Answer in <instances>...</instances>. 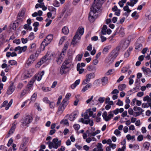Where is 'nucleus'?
Wrapping results in <instances>:
<instances>
[{"mask_svg": "<svg viewBox=\"0 0 151 151\" xmlns=\"http://www.w3.org/2000/svg\"><path fill=\"white\" fill-rule=\"evenodd\" d=\"M105 0H94L93 4L91 8L88 19L90 22H94L98 17L97 12L100 9L101 6Z\"/></svg>", "mask_w": 151, "mask_h": 151, "instance_id": "obj_1", "label": "nucleus"}, {"mask_svg": "<svg viewBox=\"0 0 151 151\" xmlns=\"http://www.w3.org/2000/svg\"><path fill=\"white\" fill-rule=\"evenodd\" d=\"M84 32V28L82 27H79L73 37L71 42L72 44L73 45H75L78 42V41L80 40L81 37L83 34Z\"/></svg>", "mask_w": 151, "mask_h": 151, "instance_id": "obj_2", "label": "nucleus"}, {"mask_svg": "<svg viewBox=\"0 0 151 151\" xmlns=\"http://www.w3.org/2000/svg\"><path fill=\"white\" fill-rule=\"evenodd\" d=\"M48 145V147L50 149L52 148L57 149L61 145V141L59 140L58 138H54L53 139L52 142H47Z\"/></svg>", "mask_w": 151, "mask_h": 151, "instance_id": "obj_3", "label": "nucleus"}, {"mask_svg": "<svg viewBox=\"0 0 151 151\" xmlns=\"http://www.w3.org/2000/svg\"><path fill=\"white\" fill-rule=\"evenodd\" d=\"M51 54H47L37 63L35 66L36 68H39L44 63L46 62L47 60H50L51 58Z\"/></svg>", "mask_w": 151, "mask_h": 151, "instance_id": "obj_4", "label": "nucleus"}, {"mask_svg": "<svg viewBox=\"0 0 151 151\" xmlns=\"http://www.w3.org/2000/svg\"><path fill=\"white\" fill-rule=\"evenodd\" d=\"M65 100H63L61 104L58 107V110L57 112V114L58 115H60L62 114L65 107L67 105V103H65Z\"/></svg>", "mask_w": 151, "mask_h": 151, "instance_id": "obj_5", "label": "nucleus"}, {"mask_svg": "<svg viewBox=\"0 0 151 151\" xmlns=\"http://www.w3.org/2000/svg\"><path fill=\"white\" fill-rule=\"evenodd\" d=\"M70 65L67 64L65 63H63L60 69V73L61 74H66L69 72Z\"/></svg>", "mask_w": 151, "mask_h": 151, "instance_id": "obj_6", "label": "nucleus"}, {"mask_svg": "<svg viewBox=\"0 0 151 151\" xmlns=\"http://www.w3.org/2000/svg\"><path fill=\"white\" fill-rule=\"evenodd\" d=\"M32 120L33 118L31 116H26L23 119L22 122L23 125L24 126L28 127Z\"/></svg>", "mask_w": 151, "mask_h": 151, "instance_id": "obj_7", "label": "nucleus"}, {"mask_svg": "<svg viewBox=\"0 0 151 151\" xmlns=\"http://www.w3.org/2000/svg\"><path fill=\"white\" fill-rule=\"evenodd\" d=\"M95 128L94 127H91L86 131V132L88 133V136L90 137L94 136L96 134L99 133L100 132V130H97L95 131Z\"/></svg>", "mask_w": 151, "mask_h": 151, "instance_id": "obj_8", "label": "nucleus"}, {"mask_svg": "<svg viewBox=\"0 0 151 151\" xmlns=\"http://www.w3.org/2000/svg\"><path fill=\"white\" fill-rule=\"evenodd\" d=\"M53 39V36L51 34L48 35L44 39L42 42L41 45L45 47V46L47 45Z\"/></svg>", "mask_w": 151, "mask_h": 151, "instance_id": "obj_9", "label": "nucleus"}, {"mask_svg": "<svg viewBox=\"0 0 151 151\" xmlns=\"http://www.w3.org/2000/svg\"><path fill=\"white\" fill-rule=\"evenodd\" d=\"M94 77V73H91L87 74L86 76V79L83 80L82 84L83 85L86 84L90 81L91 79L93 78Z\"/></svg>", "mask_w": 151, "mask_h": 151, "instance_id": "obj_10", "label": "nucleus"}, {"mask_svg": "<svg viewBox=\"0 0 151 151\" xmlns=\"http://www.w3.org/2000/svg\"><path fill=\"white\" fill-rule=\"evenodd\" d=\"M118 55L117 52L113 51L111 53V55L108 59V62L109 63H111L116 58Z\"/></svg>", "mask_w": 151, "mask_h": 151, "instance_id": "obj_11", "label": "nucleus"}, {"mask_svg": "<svg viewBox=\"0 0 151 151\" xmlns=\"http://www.w3.org/2000/svg\"><path fill=\"white\" fill-rule=\"evenodd\" d=\"M36 57L35 55H31L30 56L27 62V66H30L36 60Z\"/></svg>", "mask_w": 151, "mask_h": 151, "instance_id": "obj_12", "label": "nucleus"}, {"mask_svg": "<svg viewBox=\"0 0 151 151\" xmlns=\"http://www.w3.org/2000/svg\"><path fill=\"white\" fill-rule=\"evenodd\" d=\"M89 116L88 114H86L84 115V119L83 118H81L79 120V122H81L83 123L88 124L90 122V119H88Z\"/></svg>", "mask_w": 151, "mask_h": 151, "instance_id": "obj_13", "label": "nucleus"}, {"mask_svg": "<svg viewBox=\"0 0 151 151\" xmlns=\"http://www.w3.org/2000/svg\"><path fill=\"white\" fill-rule=\"evenodd\" d=\"M27 47L26 46H24L23 47H21L18 46L16 47L14 50L15 51H18V53L21 54L22 52H25L27 50Z\"/></svg>", "mask_w": 151, "mask_h": 151, "instance_id": "obj_14", "label": "nucleus"}, {"mask_svg": "<svg viewBox=\"0 0 151 151\" xmlns=\"http://www.w3.org/2000/svg\"><path fill=\"white\" fill-rule=\"evenodd\" d=\"M27 24H25L24 26V28L25 29H26L29 30H31L32 28L30 26L31 24L32 23V21L31 19H28L27 21Z\"/></svg>", "mask_w": 151, "mask_h": 151, "instance_id": "obj_15", "label": "nucleus"}, {"mask_svg": "<svg viewBox=\"0 0 151 151\" xmlns=\"http://www.w3.org/2000/svg\"><path fill=\"white\" fill-rule=\"evenodd\" d=\"M65 55V51H62L56 60L57 63L58 64H60L62 63Z\"/></svg>", "mask_w": 151, "mask_h": 151, "instance_id": "obj_16", "label": "nucleus"}, {"mask_svg": "<svg viewBox=\"0 0 151 151\" xmlns=\"http://www.w3.org/2000/svg\"><path fill=\"white\" fill-rule=\"evenodd\" d=\"M15 88V86L13 84H11L8 88L6 93L8 95L11 94L14 91Z\"/></svg>", "mask_w": 151, "mask_h": 151, "instance_id": "obj_17", "label": "nucleus"}, {"mask_svg": "<svg viewBox=\"0 0 151 151\" xmlns=\"http://www.w3.org/2000/svg\"><path fill=\"white\" fill-rule=\"evenodd\" d=\"M102 147L103 145L101 143H98L96 146V147L93 149L92 151H103Z\"/></svg>", "mask_w": 151, "mask_h": 151, "instance_id": "obj_18", "label": "nucleus"}, {"mask_svg": "<svg viewBox=\"0 0 151 151\" xmlns=\"http://www.w3.org/2000/svg\"><path fill=\"white\" fill-rule=\"evenodd\" d=\"M129 2H127L126 4V5L124 7L123 9L124 11H126L127 13H125L124 14L126 17H127L129 15V14L131 12V10L129 9Z\"/></svg>", "mask_w": 151, "mask_h": 151, "instance_id": "obj_19", "label": "nucleus"}, {"mask_svg": "<svg viewBox=\"0 0 151 151\" xmlns=\"http://www.w3.org/2000/svg\"><path fill=\"white\" fill-rule=\"evenodd\" d=\"M44 74V71H42L40 73L37 74L35 76V79L38 81H40L42 78V76Z\"/></svg>", "mask_w": 151, "mask_h": 151, "instance_id": "obj_20", "label": "nucleus"}, {"mask_svg": "<svg viewBox=\"0 0 151 151\" xmlns=\"http://www.w3.org/2000/svg\"><path fill=\"white\" fill-rule=\"evenodd\" d=\"M142 69L145 74L148 76L151 74V70L150 68L142 67Z\"/></svg>", "mask_w": 151, "mask_h": 151, "instance_id": "obj_21", "label": "nucleus"}, {"mask_svg": "<svg viewBox=\"0 0 151 151\" xmlns=\"http://www.w3.org/2000/svg\"><path fill=\"white\" fill-rule=\"evenodd\" d=\"M129 46V41L125 40L122 44L121 47L123 50L125 49Z\"/></svg>", "mask_w": 151, "mask_h": 151, "instance_id": "obj_22", "label": "nucleus"}, {"mask_svg": "<svg viewBox=\"0 0 151 151\" xmlns=\"http://www.w3.org/2000/svg\"><path fill=\"white\" fill-rule=\"evenodd\" d=\"M23 142L21 144L20 148L21 149H24L26 148L27 142L26 139H23Z\"/></svg>", "mask_w": 151, "mask_h": 151, "instance_id": "obj_23", "label": "nucleus"}, {"mask_svg": "<svg viewBox=\"0 0 151 151\" xmlns=\"http://www.w3.org/2000/svg\"><path fill=\"white\" fill-rule=\"evenodd\" d=\"M62 32L65 35H68L69 33V30L68 27L65 26L62 29Z\"/></svg>", "mask_w": 151, "mask_h": 151, "instance_id": "obj_24", "label": "nucleus"}, {"mask_svg": "<svg viewBox=\"0 0 151 151\" xmlns=\"http://www.w3.org/2000/svg\"><path fill=\"white\" fill-rule=\"evenodd\" d=\"M80 81V79H78L76 80L74 84H72L71 86V88L73 89H74L76 86L79 84Z\"/></svg>", "mask_w": 151, "mask_h": 151, "instance_id": "obj_25", "label": "nucleus"}, {"mask_svg": "<svg viewBox=\"0 0 151 151\" xmlns=\"http://www.w3.org/2000/svg\"><path fill=\"white\" fill-rule=\"evenodd\" d=\"M72 61V57L71 56H69L67 59L63 63H65L67 64L70 65Z\"/></svg>", "mask_w": 151, "mask_h": 151, "instance_id": "obj_26", "label": "nucleus"}, {"mask_svg": "<svg viewBox=\"0 0 151 151\" xmlns=\"http://www.w3.org/2000/svg\"><path fill=\"white\" fill-rule=\"evenodd\" d=\"M34 82V80H32L29 82L27 86V88L28 90H29L32 88Z\"/></svg>", "mask_w": 151, "mask_h": 151, "instance_id": "obj_27", "label": "nucleus"}, {"mask_svg": "<svg viewBox=\"0 0 151 151\" xmlns=\"http://www.w3.org/2000/svg\"><path fill=\"white\" fill-rule=\"evenodd\" d=\"M86 112L88 114L89 116H92L93 118H94L96 116L95 114H93V112L91 109H89L87 110Z\"/></svg>", "mask_w": 151, "mask_h": 151, "instance_id": "obj_28", "label": "nucleus"}, {"mask_svg": "<svg viewBox=\"0 0 151 151\" xmlns=\"http://www.w3.org/2000/svg\"><path fill=\"white\" fill-rule=\"evenodd\" d=\"M15 128L16 126L15 125L13 126L12 127L8 133V135H7L8 137H9L10 135L12 134L13 133L15 130Z\"/></svg>", "mask_w": 151, "mask_h": 151, "instance_id": "obj_29", "label": "nucleus"}, {"mask_svg": "<svg viewBox=\"0 0 151 151\" xmlns=\"http://www.w3.org/2000/svg\"><path fill=\"white\" fill-rule=\"evenodd\" d=\"M150 145V143L148 142H144L143 145V147L147 150L149 149Z\"/></svg>", "mask_w": 151, "mask_h": 151, "instance_id": "obj_30", "label": "nucleus"}, {"mask_svg": "<svg viewBox=\"0 0 151 151\" xmlns=\"http://www.w3.org/2000/svg\"><path fill=\"white\" fill-rule=\"evenodd\" d=\"M108 78L107 77H104L101 79L102 84L103 85H105L107 83Z\"/></svg>", "mask_w": 151, "mask_h": 151, "instance_id": "obj_31", "label": "nucleus"}, {"mask_svg": "<svg viewBox=\"0 0 151 151\" xmlns=\"http://www.w3.org/2000/svg\"><path fill=\"white\" fill-rule=\"evenodd\" d=\"M91 86V83H88L87 85L86 86L82 89V91L83 92H85L87 90L88 88H90Z\"/></svg>", "mask_w": 151, "mask_h": 151, "instance_id": "obj_32", "label": "nucleus"}, {"mask_svg": "<svg viewBox=\"0 0 151 151\" xmlns=\"http://www.w3.org/2000/svg\"><path fill=\"white\" fill-rule=\"evenodd\" d=\"M111 45H108L105 47L103 50V52L104 54H106L107 53L108 50L111 48Z\"/></svg>", "mask_w": 151, "mask_h": 151, "instance_id": "obj_33", "label": "nucleus"}, {"mask_svg": "<svg viewBox=\"0 0 151 151\" xmlns=\"http://www.w3.org/2000/svg\"><path fill=\"white\" fill-rule=\"evenodd\" d=\"M119 35L121 37H123L125 35L124 29L123 27H121L119 32Z\"/></svg>", "mask_w": 151, "mask_h": 151, "instance_id": "obj_34", "label": "nucleus"}, {"mask_svg": "<svg viewBox=\"0 0 151 151\" xmlns=\"http://www.w3.org/2000/svg\"><path fill=\"white\" fill-rule=\"evenodd\" d=\"M107 29V26L106 25H104L103 26V27L102 28L101 32L103 35H106V31Z\"/></svg>", "mask_w": 151, "mask_h": 151, "instance_id": "obj_35", "label": "nucleus"}, {"mask_svg": "<svg viewBox=\"0 0 151 151\" xmlns=\"http://www.w3.org/2000/svg\"><path fill=\"white\" fill-rule=\"evenodd\" d=\"M132 16L135 19H137L139 17V15L136 12H134L132 14Z\"/></svg>", "mask_w": 151, "mask_h": 151, "instance_id": "obj_36", "label": "nucleus"}, {"mask_svg": "<svg viewBox=\"0 0 151 151\" xmlns=\"http://www.w3.org/2000/svg\"><path fill=\"white\" fill-rule=\"evenodd\" d=\"M60 123L63 125L68 126L69 123L67 119H63L60 122Z\"/></svg>", "mask_w": 151, "mask_h": 151, "instance_id": "obj_37", "label": "nucleus"}, {"mask_svg": "<svg viewBox=\"0 0 151 151\" xmlns=\"http://www.w3.org/2000/svg\"><path fill=\"white\" fill-rule=\"evenodd\" d=\"M137 1L138 0H130V2H129V6H133L137 3Z\"/></svg>", "mask_w": 151, "mask_h": 151, "instance_id": "obj_38", "label": "nucleus"}, {"mask_svg": "<svg viewBox=\"0 0 151 151\" xmlns=\"http://www.w3.org/2000/svg\"><path fill=\"white\" fill-rule=\"evenodd\" d=\"M102 116L106 121H107L109 120V119L108 117L106 111H104L103 113Z\"/></svg>", "mask_w": 151, "mask_h": 151, "instance_id": "obj_39", "label": "nucleus"}, {"mask_svg": "<svg viewBox=\"0 0 151 151\" xmlns=\"http://www.w3.org/2000/svg\"><path fill=\"white\" fill-rule=\"evenodd\" d=\"M126 87V86L125 84L119 85L118 86V88L120 91H122L124 90Z\"/></svg>", "mask_w": 151, "mask_h": 151, "instance_id": "obj_40", "label": "nucleus"}, {"mask_svg": "<svg viewBox=\"0 0 151 151\" xmlns=\"http://www.w3.org/2000/svg\"><path fill=\"white\" fill-rule=\"evenodd\" d=\"M25 10V9L23 8L22 9L21 12L19 13L18 16L21 17H24V16Z\"/></svg>", "mask_w": 151, "mask_h": 151, "instance_id": "obj_41", "label": "nucleus"}, {"mask_svg": "<svg viewBox=\"0 0 151 151\" xmlns=\"http://www.w3.org/2000/svg\"><path fill=\"white\" fill-rule=\"evenodd\" d=\"M135 136L134 135L131 136L130 134H128L126 136V138L127 139L129 140H134L135 139Z\"/></svg>", "mask_w": 151, "mask_h": 151, "instance_id": "obj_42", "label": "nucleus"}, {"mask_svg": "<svg viewBox=\"0 0 151 151\" xmlns=\"http://www.w3.org/2000/svg\"><path fill=\"white\" fill-rule=\"evenodd\" d=\"M116 147V145L115 144L112 143L110 145H109L108 147H106V148H109L110 151H111V148L112 149H115Z\"/></svg>", "mask_w": 151, "mask_h": 151, "instance_id": "obj_43", "label": "nucleus"}, {"mask_svg": "<svg viewBox=\"0 0 151 151\" xmlns=\"http://www.w3.org/2000/svg\"><path fill=\"white\" fill-rule=\"evenodd\" d=\"M42 90L44 92H47L50 91L51 90V88L42 87Z\"/></svg>", "mask_w": 151, "mask_h": 151, "instance_id": "obj_44", "label": "nucleus"}, {"mask_svg": "<svg viewBox=\"0 0 151 151\" xmlns=\"http://www.w3.org/2000/svg\"><path fill=\"white\" fill-rule=\"evenodd\" d=\"M126 0H121L119 2V6L121 7H123L124 4L126 3Z\"/></svg>", "mask_w": 151, "mask_h": 151, "instance_id": "obj_45", "label": "nucleus"}, {"mask_svg": "<svg viewBox=\"0 0 151 151\" xmlns=\"http://www.w3.org/2000/svg\"><path fill=\"white\" fill-rule=\"evenodd\" d=\"M88 70L89 71H93V70H96V68L92 66V65H89L88 66Z\"/></svg>", "mask_w": 151, "mask_h": 151, "instance_id": "obj_46", "label": "nucleus"}, {"mask_svg": "<svg viewBox=\"0 0 151 151\" xmlns=\"http://www.w3.org/2000/svg\"><path fill=\"white\" fill-rule=\"evenodd\" d=\"M142 47V45L138 43L136 44L135 49L138 50H140Z\"/></svg>", "mask_w": 151, "mask_h": 151, "instance_id": "obj_47", "label": "nucleus"}, {"mask_svg": "<svg viewBox=\"0 0 151 151\" xmlns=\"http://www.w3.org/2000/svg\"><path fill=\"white\" fill-rule=\"evenodd\" d=\"M45 21L47 22V24H46V27H48L49 26V25L51 23L52 21L50 19H49L47 18L45 20Z\"/></svg>", "mask_w": 151, "mask_h": 151, "instance_id": "obj_48", "label": "nucleus"}, {"mask_svg": "<svg viewBox=\"0 0 151 151\" xmlns=\"http://www.w3.org/2000/svg\"><path fill=\"white\" fill-rule=\"evenodd\" d=\"M50 108L52 109H54L55 106V103L53 102H50L49 103Z\"/></svg>", "mask_w": 151, "mask_h": 151, "instance_id": "obj_49", "label": "nucleus"}, {"mask_svg": "<svg viewBox=\"0 0 151 151\" xmlns=\"http://www.w3.org/2000/svg\"><path fill=\"white\" fill-rule=\"evenodd\" d=\"M66 37L65 36H63L62 37L60 40L59 44L60 45H61L63 43V42L66 39Z\"/></svg>", "mask_w": 151, "mask_h": 151, "instance_id": "obj_50", "label": "nucleus"}, {"mask_svg": "<svg viewBox=\"0 0 151 151\" xmlns=\"http://www.w3.org/2000/svg\"><path fill=\"white\" fill-rule=\"evenodd\" d=\"M68 45H69L68 42H66V43H65V45H64V47L63 48V51H65V53L66 52V51L68 48Z\"/></svg>", "mask_w": 151, "mask_h": 151, "instance_id": "obj_51", "label": "nucleus"}, {"mask_svg": "<svg viewBox=\"0 0 151 151\" xmlns=\"http://www.w3.org/2000/svg\"><path fill=\"white\" fill-rule=\"evenodd\" d=\"M13 102V100L11 99L10 101L9 102V103H8L7 106L5 108L6 110H7L9 107L11 106V105L12 104Z\"/></svg>", "mask_w": 151, "mask_h": 151, "instance_id": "obj_52", "label": "nucleus"}, {"mask_svg": "<svg viewBox=\"0 0 151 151\" xmlns=\"http://www.w3.org/2000/svg\"><path fill=\"white\" fill-rule=\"evenodd\" d=\"M71 96V94L70 93H68L66 94L65 96V98L63 100H65V103H67V101L69 98L70 96Z\"/></svg>", "mask_w": 151, "mask_h": 151, "instance_id": "obj_53", "label": "nucleus"}, {"mask_svg": "<svg viewBox=\"0 0 151 151\" xmlns=\"http://www.w3.org/2000/svg\"><path fill=\"white\" fill-rule=\"evenodd\" d=\"M80 126L78 124H75L73 125L74 129L78 131L80 128Z\"/></svg>", "mask_w": 151, "mask_h": 151, "instance_id": "obj_54", "label": "nucleus"}, {"mask_svg": "<svg viewBox=\"0 0 151 151\" xmlns=\"http://www.w3.org/2000/svg\"><path fill=\"white\" fill-rule=\"evenodd\" d=\"M139 148V146L137 144H134L133 149L134 150H138Z\"/></svg>", "mask_w": 151, "mask_h": 151, "instance_id": "obj_55", "label": "nucleus"}, {"mask_svg": "<svg viewBox=\"0 0 151 151\" xmlns=\"http://www.w3.org/2000/svg\"><path fill=\"white\" fill-rule=\"evenodd\" d=\"M53 5L55 6L58 7L60 6V3L58 1L55 0L53 1Z\"/></svg>", "mask_w": 151, "mask_h": 151, "instance_id": "obj_56", "label": "nucleus"}, {"mask_svg": "<svg viewBox=\"0 0 151 151\" xmlns=\"http://www.w3.org/2000/svg\"><path fill=\"white\" fill-rule=\"evenodd\" d=\"M9 63L11 65H14L17 64V62L14 60H10L9 61Z\"/></svg>", "mask_w": 151, "mask_h": 151, "instance_id": "obj_57", "label": "nucleus"}, {"mask_svg": "<svg viewBox=\"0 0 151 151\" xmlns=\"http://www.w3.org/2000/svg\"><path fill=\"white\" fill-rule=\"evenodd\" d=\"M35 106L36 107L37 109L39 111H40L42 110V109L41 108L39 104L38 103H36L35 104Z\"/></svg>", "mask_w": 151, "mask_h": 151, "instance_id": "obj_58", "label": "nucleus"}, {"mask_svg": "<svg viewBox=\"0 0 151 151\" xmlns=\"http://www.w3.org/2000/svg\"><path fill=\"white\" fill-rule=\"evenodd\" d=\"M133 109L134 111H138L140 112H142V110L141 108L137 107V106H134L133 108Z\"/></svg>", "mask_w": 151, "mask_h": 151, "instance_id": "obj_59", "label": "nucleus"}, {"mask_svg": "<svg viewBox=\"0 0 151 151\" xmlns=\"http://www.w3.org/2000/svg\"><path fill=\"white\" fill-rule=\"evenodd\" d=\"M85 66V64L84 63H78L77 65V68H80V67H83Z\"/></svg>", "mask_w": 151, "mask_h": 151, "instance_id": "obj_60", "label": "nucleus"}, {"mask_svg": "<svg viewBox=\"0 0 151 151\" xmlns=\"http://www.w3.org/2000/svg\"><path fill=\"white\" fill-rule=\"evenodd\" d=\"M8 104V102L7 101H5L3 103L1 106L0 107L2 108V107L6 106Z\"/></svg>", "mask_w": 151, "mask_h": 151, "instance_id": "obj_61", "label": "nucleus"}, {"mask_svg": "<svg viewBox=\"0 0 151 151\" xmlns=\"http://www.w3.org/2000/svg\"><path fill=\"white\" fill-rule=\"evenodd\" d=\"M116 104L119 106H122L123 105V102L121 101L120 99L118 100V102L116 103Z\"/></svg>", "mask_w": 151, "mask_h": 151, "instance_id": "obj_62", "label": "nucleus"}, {"mask_svg": "<svg viewBox=\"0 0 151 151\" xmlns=\"http://www.w3.org/2000/svg\"><path fill=\"white\" fill-rule=\"evenodd\" d=\"M29 38L30 40H32L34 38V34L33 32H31L29 37Z\"/></svg>", "mask_w": 151, "mask_h": 151, "instance_id": "obj_63", "label": "nucleus"}, {"mask_svg": "<svg viewBox=\"0 0 151 151\" xmlns=\"http://www.w3.org/2000/svg\"><path fill=\"white\" fill-rule=\"evenodd\" d=\"M83 55H77L76 58V60L80 61L81 60Z\"/></svg>", "mask_w": 151, "mask_h": 151, "instance_id": "obj_64", "label": "nucleus"}]
</instances>
